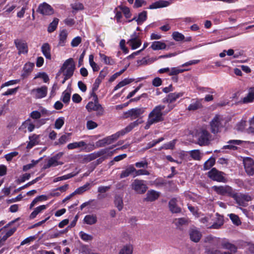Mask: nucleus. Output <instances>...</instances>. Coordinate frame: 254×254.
Masks as SVG:
<instances>
[{
  "mask_svg": "<svg viewBox=\"0 0 254 254\" xmlns=\"http://www.w3.org/2000/svg\"><path fill=\"white\" fill-rule=\"evenodd\" d=\"M254 100V87H252L249 89V93L247 96L243 98L240 102L246 104L252 102Z\"/></svg>",
  "mask_w": 254,
  "mask_h": 254,
  "instance_id": "27",
  "label": "nucleus"
},
{
  "mask_svg": "<svg viewBox=\"0 0 254 254\" xmlns=\"http://www.w3.org/2000/svg\"><path fill=\"white\" fill-rule=\"evenodd\" d=\"M171 3V2L166 0H159L156 1L151 4L149 7V9H155L161 7H167Z\"/></svg>",
  "mask_w": 254,
  "mask_h": 254,
  "instance_id": "26",
  "label": "nucleus"
},
{
  "mask_svg": "<svg viewBox=\"0 0 254 254\" xmlns=\"http://www.w3.org/2000/svg\"><path fill=\"white\" fill-rule=\"evenodd\" d=\"M145 110V108L143 107L131 109L126 113L127 117H130L132 119H136L143 114Z\"/></svg>",
  "mask_w": 254,
  "mask_h": 254,
  "instance_id": "16",
  "label": "nucleus"
},
{
  "mask_svg": "<svg viewBox=\"0 0 254 254\" xmlns=\"http://www.w3.org/2000/svg\"><path fill=\"white\" fill-rule=\"evenodd\" d=\"M15 221H12L2 228L0 229V248L4 244L8 238L12 236L16 230V227H13L10 229H7L11 224L13 223Z\"/></svg>",
  "mask_w": 254,
  "mask_h": 254,
  "instance_id": "4",
  "label": "nucleus"
},
{
  "mask_svg": "<svg viewBox=\"0 0 254 254\" xmlns=\"http://www.w3.org/2000/svg\"><path fill=\"white\" fill-rule=\"evenodd\" d=\"M224 121L222 116L216 115L210 123L211 132L214 134L219 132L221 128L224 126Z\"/></svg>",
  "mask_w": 254,
  "mask_h": 254,
  "instance_id": "6",
  "label": "nucleus"
},
{
  "mask_svg": "<svg viewBox=\"0 0 254 254\" xmlns=\"http://www.w3.org/2000/svg\"><path fill=\"white\" fill-rule=\"evenodd\" d=\"M81 42V38L79 36L76 37L74 38L71 42V46L72 47H75L78 46V45Z\"/></svg>",
  "mask_w": 254,
  "mask_h": 254,
  "instance_id": "62",
  "label": "nucleus"
},
{
  "mask_svg": "<svg viewBox=\"0 0 254 254\" xmlns=\"http://www.w3.org/2000/svg\"><path fill=\"white\" fill-rule=\"evenodd\" d=\"M215 162L214 158H210L207 161H206L204 164V170H208L211 167H212Z\"/></svg>",
  "mask_w": 254,
  "mask_h": 254,
  "instance_id": "50",
  "label": "nucleus"
},
{
  "mask_svg": "<svg viewBox=\"0 0 254 254\" xmlns=\"http://www.w3.org/2000/svg\"><path fill=\"white\" fill-rule=\"evenodd\" d=\"M40 135L33 134L29 136V141L28 142L26 148L27 149H31L35 145L39 144V143Z\"/></svg>",
  "mask_w": 254,
  "mask_h": 254,
  "instance_id": "21",
  "label": "nucleus"
},
{
  "mask_svg": "<svg viewBox=\"0 0 254 254\" xmlns=\"http://www.w3.org/2000/svg\"><path fill=\"white\" fill-rule=\"evenodd\" d=\"M107 152V150L106 149H102L99 151H98L97 152H94L91 153L88 155H87L85 158L84 160L86 162H90L91 161H92L97 158L104 155Z\"/></svg>",
  "mask_w": 254,
  "mask_h": 254,
  "instance_id": "20",
  "label": "nucleus"
},
{
  "mask_svg": "<svg viewBox=\"0 0 254 254\" xmlns=\"http://www.w3.org/2000/svg\"><path fill=\"white\" fill-rule=\"evenodd\" d=\"M186 70V69H180L178 67H172L171 69H170V72L169 73V75L171 76L176 75L180 73H182Z\"/></svg>",
  "mask_w": 254,
  "mask_h": 254,
  "instance_id": "51",
  "label": "nucleus"
},
{
  "mask_svg": "<svg viewBox=\"0 0 254 254\" xmlns=\"http://www.w3.org/2000/svg\"><path fill=\"white\" fill-rule=\"evenodd\" d=\"M183 93H170L167 96L163 99L164 103H171L175 102L177 99L183 96Z\"/></svg>",
  "mask_w": 254,
  "mask_h": 254,
  "instance_id": "19",
  "label": "nucleus"
},
{
  "mask_svg": "<svg viewBox=\"0 0 254 254\" xmlns=\"http://www.w3.org/2000/svg\"><path fill=\"white\" fill-rule=\"evenodd\" d=\"M223 224V219L222 218H219L217 222L214 223L213 224L208 226V228L219 229Z\"/></svg>",
  "mask_w": 254,
  "mask_h": 254,
  "instance_id": "54",
  "label": "nucleus"
},
{
  "mask_svg": "<svg viewBox=\"0 0 254 254\" xmlns=\"http://www.w3.org/2000/svg\"><path fill=\"white\" fill-rule=\"evenodd\" d=\"M34 66V64L31 63H26L23 68L24 72L26 73L30 72Z\"/></svg>",
  "mask_w": 254,
  "mask_h": 254,
  "instance_id": "57",
  "label": "nucleus"
},
{
  "mask_svg": "<svg viewBox=\"0 0 254 254\" xmlns=\"http://www.w3.org/2000/svg\"><path fill=\"white\" fill-rule=\"evenodd\" d=\"M83 221L84 223L88 225H93L95 224L97 221V218L96 215L94 214H88L85 216Z\"/></svg>",
  "mask_w": 254,
  "mask_h": 254,
  "instance_id": "32",
  "label": "nucleus"
},
{
  "mask_svg": "<svg viewBox=\"0 0 254 254\" xmlns=\"http://www.w3.org/2000/svg\"><path fill=\"white\" fill-rule=\"evenodd\" d=\"M134 171H135V168L132 165H130L122 172L120 177L121 179L126 178L133 173Z\"/></svg>",
  "mask_w": 254,
  "mask_h": 254,
  "instance_id": "33",
  "label": "nucleus"
},
{
  "mask_svg": "<svg viewBox=\"0 0 254 254\" xmlns=\"http://www.w3.org/2000/svg\"><path fill=\"white\" fill-rule=\"evenodd\" d=\"M131 188L137 193L143 194L145 192L148 187L144 180L135 179L131 184Z\"/></svg>",
  "mask_w": 254,
  "mask_h": 254,
  "instance_id": "7",
  "label": "nucleus"
},
{
  "mask_svg": "<svg viewBox=\"0 0 254 254\" xmlns=\"http://www.w3.org/2000/svg\"><path fill=\"white\" fill-rule=\"evenodd\" d=\"M47 208L46 205H42L36 207L34 210L31 213L30 215V219H34L36 216L40 213L42 211L46 209Z\"/></svg>",
  "mask_w": 254,
  "mask_h": 254,
  "instance_id": "37",
  "label": "nucleus"
},
{
  "mask_svg": "<svg viewBox=\"0 0 254 254\" xmlns=\"http://www.w3.org/2000/svg\"><path fill=\"white\" fill-rule=\"evenodd\" d=\"M173 39L176 41H181L185 39V36L183 34L178 32H174L172 34Z\"/></svg>",
  "mask_w": 254,
  "mask_h": 254,
  "instance_id": "52",
  "label": "nucleus"
},
{
  "mask_svg": "<svg viewBox=\"0 0 254 254\" xmlns=\"http://www.w3.org/2000/svg\"><path fill=\"white\" fill-rule=\"evenodd\" d=\"M224 174V173L219 171L215 168L208 172V176L212 180L225 183L226 182V179L223 176Z\"/></svg>",
  "mask_w": 254,
  "mask_h": 254,
  "instance_id": "8",
  "label": "nucleus"
},
{
  "mask_svg": "<svg viewBox=\"0 0 254 254\" xmlns=\"http://www.w3.org/2000/svg\"><path fill=\"white\" fill-rule=\"evenodd\" d=\"M201 236L200 232L197 229H192L190 231V239L195 243H197L200 240Z\"/></svg>",
  "mask_w": 254,
  "mask_h": 254,
  "instance_id": "24",
  "label": "nucleus"
},
{
  "mask_svg": "<svg viewBox=\"0 0 254 254\" xmlns=\"http://www.w3.org/2000/svg\"><path fill=\"white\" fill-rule=\"evenodd\" d=\"M42 158H40L39 160H33L31 161V163L26 165H24L23 167V170L24 171H26L32 168H33L37 164L39 163V162L42 160Z\"/></svg>",
  "mask_w": 254,
  "mask_h": 254,
  "instance_id": "44",
  "label": "nucleus"
},
{
  "mask_svg": "<svg viewBox=\"0 0 254 254\" xmlns=\"http://www.w3.org/2000/svg\"><path fill=\"white\" fill-rule=\"evenodd\" d=\"M127 44L131 47L132 49H136L141 44V40L137 36L136 33H134L131 36V38L127 42Z\"/></svg>",
  "mask_w": 254,
  "mask_h": 254,
  "instance_id": "17",
  "label": "nucleus"
},
{
  "mask_svg": "<svg viewBox=\"0 0 254 254\" xmlns=\"http://www.w3.org/2000/svg\"><path fill=\"white\" fill-rule=\"evenodd\" d=\"M197 140L200 146L208 145L211 140V135L206 129H201L197 134Z\"/></svg>",
  "mask_w": 254,
  "mask_h": 254,
  "instance_id": "5",
  "label": "nucleus"
},
{
  "mask_svg": "<svg viewBox=\"0 0 254 254\" xmlns=\"http://www.w3.org/2000/svg\"><path fill=\"white\" fill-rule=\"evenodd\" d=\"M41 51L46 59H51V46L48 43H46L43 44L41 47Z\"/></svg>",
  "mask_w": 254,
  "mask_h": 254,
  "instance_id": "28",
  "label": "nucleus"
},
{
  "mask_svg": "<svg viewBox=\"0 0 254 254\" xmlns=\"http://www.w3.org/2000/svg\"><path fill=\"white\" fill-rule=\"evenodd\" d=\"M86 108L88 112L93 111H98V115H102L104 112V109L102 106L99 103L98 100L97 101L89 102L86 106Z\"/></svg>",
  "mask_w": 254,
  "mask_h": 254,
  "instance_id": "11",
  "label": "nucleus"
},
{
  "mask_svg": "<svg viewBox=\"0 0 254 254\" xmlns=\"http://www.w3.org/2000/svg\"><path fill=\"white\" fill-rule=\"evenodd\" d=\"M61 99L64 103H68L70 99V92L67 90L64 91L62 93Z\"/></svg>",
  "mask_w": 254,
  "mask_h": 254,
  "instance_id": "47",
  "label": "nucleus"
},
{
  "mask_svg": "<svg viewBox=\"0 0 254 254\" xmlns=\"http://www.w3.org/2000/svg\"><path fill=\"white\" fill-rule=\"evenodd\" d=\"M169 208L170 210L173 213H179L181 211V209L176 205V199L173 198L169 202Z\"/></svg>",
  "mask_w": 254,
  "mask_h": 254,
  "instance_id": "36",
  "label": "nucleus"
},
{
  "mask_svg": "<svg viewBox=\"0 0 254 254\" xmlns=\"http://www.w3.org/2000/svg\"><path fill=\"white\" fill-rule=\"evenodd\" d=\"M59 23V19L57 18H55L53 21L50 23L48 27V31L49 33H52L54 31L58 26Z\"/></svg>",
  "mask_w": 254,
  "mask_h": 254,
  "instance_id": "39",
  "label": "nucleus"
},
{
  "mask_svg": "<svg viewBox=\"0 0 254 254\" xmlns=\"http://www.w3.org/2000/svg\"><path fill=\"white\" fill-rule=\"evenodd\" d=\"M250 127L248 128V131L254 133V116L249 121Z\"/></svg>",
  "mask_w": 254,
  "mask_h": 254,
  "instance_id": "64",
  "label": "nucleus"
},
{
  "mask_svg": "<svg viewBox=\"0 0 254 254\" xmlns=\"http://www.w3.org/2000/svg\"><path fill=\"white\" fill-rule=\"evenodd\" d=\"M147 19V12L143 11L138 14L137 18L134 17L132 19L128 20V22H131L133 20H135L138 25H141Z\"/></svg>",
  "mask_w": 254,
  "mask_h": 254,
  "instance_id": "29",
  "label": "nucleus"
},
{
  "mask_svg": "<svg viewBox=\"0 0 254 254\" xmlns=\"http://www.w3.org/2000/svg\"><path fill=\"white\" fill-rule=\"evenodd\" d=\"M79 235L80 238L84 241H90L93 239V236L92 235L88 234L83 231L80 232Z\"/></svg>",
  "mask_w": 254,
  "mask_h": 254,
  "instance_id": "48",
  "label": "nucleus"
},
{
  "mask_svg": "<svg viewBox=\"0 0 254 254\" xmlns=\"http://www.w3.org/2000/svg\"><path fill=\"white\" fill-rule=\"evenodd\" d=\"M140 123L141 122H139L138 120H136L132 123H131L124 129H122L116 132V133L107 136L102 139L98 140L96 142V145L98 147H103L106 145H109L114 142L121 136H123L127 132L131 131L134 127L137 126L139 124H140Z\"/></svg>",
  "mask_w": 254,
  "mask_h": 254,
  "instance_id": "1",
  "label": "nucleus"
},
{
  "mask_svg": "<svg viewBox=\"0 0 254 254\" xmlns=\"http://www.w3.org/2000/svg\"><path fill=\"white\" fill-rule=\"evenodd\" d=\"M35 128V126L34 123L32 122L30 119H28L22 123L19 129L26 132V129L27 128L28 131L32 132Z\"/></svg>",
  "mask_w": 254,
  "mask_h": 254,
  "instance_id": "18",
  "label": "nucleus"
},
{
  "mask_svg": "<svg viewBox=\"0 0 254 254\" xmlns=\"http://www.w3.org/2000/svg\"><path fill=\"white\" fill-rule=\"evenodd\" d=\"M229 217L234 224H235L237 226L241 224V221L239 219V217L237 215H236L234 214H230L229 215Z\"/></svg>",
  "mask_w": 254,
  "mask_h": 254,
  "instance_id": "56",
  "label": "nucleus"
},
{
  "mask_svg": "<svg viewBox=\"0 0 254 254\" xmlns=\"http://www.w3.org/2000/svg\"><path fill=\"white\" fill-rule=\"evenodd\" d=\"M30 117L34 120H38L41 117V113L38 111H34L30 113Z\"/></svg>",
  "mask_w": 254,
  "mask_h": 254,
  "instance_id": "63",
  "label": "nucleus"
},
{
  "mask_svg": "<svg viewBox=\"0 0 254 254\" xmlns=\"http://www.w3.org/2000/svg\"><path fill=\"white\" fill-rule=\"evenodd\" d=\"M240 205L245 206L246 202L252 200L250 195L247 194H243L241 193H233L231 196Z\"/></svg>",
  "mask_w": 254,
  "mask_h": 254,
  "instance_id": "10",
  "label": "nucleus"
},
{
  "mask_svg": "<svg viewBox=\"0 0 254 254\" xmlns=\"http://www.w3.org/2000/svg\"><path fill=\"white\" fill-rule=\"evenodd\" d=\"M99 56L101 60L103 61L105 64L110 65L114 64V61L110 57L101 53L99 54Z\"/></svg>",
  "mask_w": 254,
  "mask_h": 254,
  "instance_id": "46",
  "label": "nucleus"
},
{
  "mask_svg": "<svg viewBox=\"0 0 254 254\" xmlns=\"http://www.w3.org/2000/svg\"><path fill=\"white\" fill-rule=\"evenodd\" d=\"M63 164V162L59 161L52 157L48 160L47 163L44 165L43 169L45 170L51 167H56L58 165H62Z\"/></svg>",
  "mask_w": 254,
  "mask_h": 254,
  "instance_id": "22",
  "label": "nucleus"
},
{
  "mask_svg": "<svg viewBox=\"0 0 254 254\" xmlns=\"http://www.w3.org/2000/svg\"><path fill=\"white\" fill-rule=\"evenodd\" d=\"M146 195V197L145 198L146 201H153L158 199L160 196V192L152 190H148Z\"/></svg>",
  "mask_w": 254,
  "mask_h": 254,
  "instance_id": "23",
  "label": "nucleus"
},
{
  "mask_svg": "<svg viewBox=\"0 0 254 254\" xmlns=\"http://www.w3.org/2000/svg\"><path fill=\"white\" fill-rule=\"evenodd\" d=\"M89 63L93 71H97L99 70L100 68L99 66L94 62V56L93 55H89Z\"/></svg>",
  "mask_w": 254,
  "mask_h": 254,
  "instance_id": "41",
  "label": "nucleus"
},
{
  "mask_svg": "<svg viewBox=\"0 0 254 254\" xmlns=\"http://www.w3.org/2000/svg\"><path fill=\"white\" fill-rule=\"evenodd\" d=\"M166 47L167 46L164 42L157 41L152 43L150 48L153 50L156 51L165 49Z\"/></svg>",
  "mask_w": 254,
  "mask_h": 254,
  "instance_id": "30",
  "label": "nucleus"
},
{
  "mask_svg": "<svg viewBox=\"0 0 254 254\" xmlns=\"http://www.w3.org/2000/svg\"><path fill=\"white\" fill-rule=\"evenodd\" d=\"M64 123V117H60L57 119L55 123V127L57 129H60Z\"/></svg>",
  "mask_w": 254,
  "mask_h": 254,
  "instance_id": "55",
  "label": "nucleus"
},
{
  "mask_svg": "<svg viewBox=\"0 0 254 254\" xmlns=\"http://www.w3.org/2000/svg\"><path fill=\"white\" fill-rule=\"evenodd\" d=\"M201 101L202 99H193L188 107V110L189 111H195L200 109L202 107Z\"/></svg>",
  "mask_w": 254,
  "mask_h": 254,
  "instance_id": "25",
  "label": "nucleus"
},
{
  "mask_svg": "<svg viewBox=\"0 0 254 254\" xmlns=\"http://www.w3.org/2000/svg\"><path fill=\"white\" fill-rule=\"evenodd\" d=\"M120 8L122 10L126 18H129L131 16L129 9L126 6H120Z\"/></svg>",
  "mask_w": 254,
  "mask_h": 254,
  "instance_id": "61",
  "label": "nucleus"
},
{
  "mask_svg": "<svg viewBox=\"0 0 254 254\" xmlns=\"http://www.w3.org/2000/svg\"><path fill=\"white\" fill-rule=\"evenodd\" d=\"M115 205L119 211H121L124 206L123 198L120 195H116L115 198Z\"/></svg>",
  "mask_w": 254,
  "mask_h": 254,
  "instance_id": "38",
  "label": "nucleus"
},
{
  "mask_svg": "<svg viewBox=\"0 0 254 254\" xmlns=\"http://www.w3.org/2000/svg\"><path fill=\"white\" fill-rule=\"evenodd\" d=\"M47 92L48 87L46 86L35 88L30 91L31 95L35 99H41L45 97Z\"/></svg>",
  "mask_w": 254,
  "mask_h": 254,
  "instance_id": "9",
  "label": "nucleus"
},
{
  "mask_svg": "<svg viewBox=\"0 0 254 254\" xmlns=\"http://www.w3.org/2000/svg\"><path fill=\"white\" fill-rule=\"evenodd\" d=\"M242 142L240 140H230L228 142L229 144L223 146V149H229L231 150H236L237 147L236 145H240Z\"/></svg>",
  "mask_w": 254,
  "mask_h": 254,
  "instance_id": "31",
  "label": "nucleus"
},
{
  "mask_svg": "<svg viewBox=\"0 0 254 254\" xmlns=\"http://www.w3.org/2000/svg\"><path fill=\"white\" fill-rule=\"evenodd\" d=\"M133 248L131 245H126L120 251L119 254H132Z\"/></svg>",
  "mask_w": 254,
  "mask_h": 254,
  "instance_id": "40",
  "label": "nucleus"
},
{
  "mask_svg": "<svg viewBox=\"0 0 254 254\" xmlns=\"http://www.w3.org/2000/svg\"><path fill=\"white\" fill-rule=\"evenodd\" d=\"M177 140L174 139L169 142L166 143L164 144L160 148V150L162 149H173L175 147V144L176 143Z\"/></svg>",
  "mask_w": 254,
  "mask_h": 254,
  "instance_id": "43",
  "label": "nucleus"
},
{
  "mask_svg": "<svg viewBox=\"0 0 254 254\" xmlns=\"http://www.w3.org/2000/svg\"><path fill=\"white\" fill-rule=\"evenodd\" d=\"M37 11L42 15H50L54 13V9L53 8L46 2L40 4Z\"/></svg>",
  "mask_w": 254,
  "mask_h": 254,
  "instance_id": "14",
  "label": "nucleus"
},
{
  "mask_svg": "<svg viewBox=\"0 0 254 254\" xmlns=\"http://www.w3.org/2000/svg\"><path fill=\"white\" fill-rule=\"evenodd\" d=\"M165 109V106L159 105L156 106L149 114L145 129H148L150 126L163 121V113L162 111Z\"/></svg>",
  "mask_w": 254,
  "mask_h": 254,
  "instance_id": "2",
  "label": "nucleus"
},
{
  "mask_svg": "<svg viewBox=\"0 0 254 254\" xmlns=\"http://www.w3.org/2000/svg\"><path fill=\"white\" fill-rule=\"evenodd\" d=\"M86 146V143L83 141L75 142L69 143L67 145V148L69 150H72L76 148H79Z\"/></svg>",
  "mask_w": 254,
  "mask_h": 254,
  "instance_id": "35",
  "label": "nucleus"
},
{
  "mask_svg": "<svg viewBox=\"0 0 254 254\" xmlns=\"http://www.w3.org/2000/svg\"><path fill=\"white\" fill-rule=\"evenodd\" d=\"M191 157L194 160H199L201 158V155L199 150H194L190 152Z\"/></svg>",
  "mask_w": 254,
  "mask_h": 254,
  "instance_id": "49",
  "label": "nucleus"
},
{
  "mask_svg": "<svg viewBox=\"0 0 254 254\" xmlns=\"http://www.w3.org/2000/svg\"><path fill=\"white\" fill-rule=\"evenodd\" d=\"M70 136V133L68 134H64L61 136V137L59 139V143L61 144H63L65 143L67 141L69 140Z\"/></svg>",
  "mask_w": 254,
  "mask_h": 254,
  "instance_id": "58",
  "label": "nucleus"
},
{
  "mask_svg": "<svg viewBox=\"0 0 254 254\" xmlns=\"http://www.w3.org/2000/svg\"><path fill=\"white\" fill-rule=\"evenodd\" d=\"M67 32L65 30H62L59 35V46H64L65 44L67 37Z\"/></svg>",
  "mask_w": 254,
  "mask_h": 254,
  "instance_id": "34",
  "label": "nucleus"
},
{
  "mask_svg": "<svg viewBox=\"0 0 254 254\" xmlns=\"http://www.w3.org/2000/svg\"><path fill=\"white\" fill-rule=\"evenodd\" d=\"M222 247L223 248L229 250L231 253H235L237 252V247L229 243H225L222 244Z\"/></svg>",
  "mask_w": 254,
  "mask_h": 254,
  "instance_id": "42",
  "label": "nucleus"
},
{
  "mask_svg": "<svg viewBox=\"0 0 254 254\" xmlns=\"http://www.w3.org/2000/svg\"><path fill=\"white\" fill-rule=\"evenodd\" d=\"M75 68L73 60L72 58L68 59L63 64L58 74L63 72L64 75L66 76V78H70L73 75Z\"/></svg>",
  "mask_w": 254,
  "mask_h": 254,
  "instance_id": "3",
  "label": "nucleus"
},
{
  "mask_svg": "<svg viewBox=\"0 0 254 254\" xmlns=\"http://www.w3.org/2000/svg\"><path fill=\"white\" fill-rule=\"evenodd\" d=\"M126 69L127 67H125L124 69L121 70L120 71L114 73L109 79V82H111L114 81L118 76L121 75Z\"/></svg>",
  "mask_w": 254,
  "mask_h": 254,
  "instance_id": "60",
  "label": "nucleus"
},
{
  "mask_svg": "<svg viewBox=\"0 0 254 254\" xmlns=\"http://www.w3.org/2000/svg\"><path fill=\"white\" fill-rule=\"evenodd\" d=\"M174 223L178 226H182L187 223V220L184 218H180L175 219L174 221Z\"/></svg>",
  "mask_w": 254,
  "mask_h": 254,
  "instance_id": "59",
  "label": "nucleus"
},
{
  "mask_svg": "<svg viewBox=\"0 0 254 254\" xmlns=\"http://www.w3.org/2000/svg\"><path fill=\"white\" fill-rule=\"evenodd\" d=\"M76 175V174L69 173L66 175H64V176H63L61 177H59L55 178L53 180V182L54 183H56L59 181L67 180L68 179H70V178L75 176Z\"/></svg>",
  "mask_w": 254,
  "mask_h": 254,
  "instance_id": "45",
  "label": "nucleus"
},
{
  "mask_svg": "<svg viewBox=\"0 0 254 254\" xmlns=\"http://www.w3.org/2000/svg\"><path fill=\"white\" fill-rule=\"evenodd\" d=\"M243 163L246 173L250 176L254 174V161L251 158L244 159Z\"/></svg>",
  "mask_w": 254,
  "mask_h": 254,
  "instance_id": "12",
  "label": "nucleus"
},
{
  "mask_svg": "<svg viewBox=\"0 0 254 254\" xmlns=\"http://www.w3.org/2000/svg\"><path fill=\"white\" fill-rule=\"evenodd\" d=\"M213 189L217 193L221 195H227L231 196L233 193L232 188L228 186H214Z\"/></svg>",
  "mask_w": 254,
  "mask_h": 254,
  "instance_id": "13",
  "label": "nucleus"
},
{
  "mask_svg": "<svg viewBox=\"0 0 254 254\" xmlns=\"http://www.w3.org/2000/svg\"><path fill=\"white\" fill-rule=\"evenodd\" d=\"M14 44L18 51V55L26 54L28 53V46L27 43L20 39L14 40Z\"/></svg>",
  "mask_w": 254,
  "mask_h": 254,
  "instance_id": "15",
  "label": "nucleus"
},
{
  "mask_svg": "<svg viewBox=\"0 0 254 254\" xmlns=\"http://www.w3.org/2000/svg\"><path fill=\"white\" fill-rule=\"evenodd\" d=\"M89 186V184L87 183L85 185H83L82 187H80L77 189L74 192L75 193V194H81L83 192H85L86 190H87L89 188L88 187Z\"/></svg>",
  "mask_w": 254,
  "mask_h": 254,
  "instance_id": "53",
  "label": "nucleus"
}]
</instances>
